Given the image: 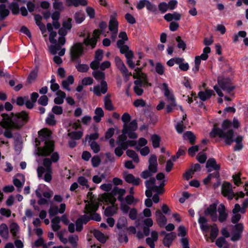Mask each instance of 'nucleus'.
<instances>
[{
  "label": "nucleus",
  "mask_w": 248,
  "mask_h": 248,
  "mask_svg": "<svg viewBox=\"0 0 248 248\" xmlns=\"http://www.w3.org/2000/svg\"><path fill=\"white\" fill-rule=\"evenodd\" d=\"M90 146L94 153H97L100 150L99 145L95 141H92L90 143Z\"/></svg>",
  "instance_id": "774afa93"
},
{
  "label": "nucleus",
  "mask_w": 248,
  "mask_h": 248,
  "mask_svg": "<svg viewBox=\"0 0 248 248\" xmlns=\"http://www.w3.org/2000/svg\"><path fill=\"white\" fill-rule=\"evenodd\" d=\"M244 229V226L243 224L240 223L235 224L234 226V231L233 232H236L242 235V233L243 232V231Z\"/></svg>",
  "instance_id": "680f3d73"
},
{
  "label": "nucleus",
  "mask_w": 248,
  "mask_h": 248,
  "mask_svg": "<svg viewBox=\"0 0 248 248\" xmlns=\"http://www.w3.org/2000/svg\"><path fill=\"white\" fill-rule=\"evenodd\" d=\"M176 237V233L174 232H170L166 234L163 239V244L165 247L170 248L173 241Z\"/></svg>",
  "instance_id": "a211bd4d"
},
{
  "label": "nucleus",
  "mask_w": 248,
  "mask_h": 248,
  "mask_svg": "<svg viewBox=\"0 0 248 248\" xmlns=\"http://www.w3.org/2000/svg\"><path fill=\"white\" fill-rule=\"evenodd\" d=\"M213 95H215L214 92L210 89H206L205 91H200L198 93V97L202 101L210 99Z\"/></svg>",
  "instance_id": "6ab92c4d"
},
{
  "label": "nucleus",
  "mask_w": 248,
  "mask_h": 248,
  "mask_svg": "<svg viewBox=\"0 0 248 248\" xmlns=\"http://www.w3.org/2000/svg\"><path fill=\"white\" fill-rule=\"evenodd\" d=\"M52 161L48 158H45L43 160V165L46 167V171H49L52 170Z\"/></svg>",
  "instance_id": "864d4df0"
},
{
  "label": "nucleus",
  "mask_w": 248,
  "mask_h": 248,
  "mask_svg": "<svg viewBox=\"0 0 248 248\" xmlns=\"http://www.w3.org/2000/svg\"><path fill=\"white\" fill-rule=\"evenodd\" d=\"M78 240V237L77 235H71L69 236L68 241L73 248L77 247Z\"/></svg>",
  "instance_id": "c03bdc74"
},
{
  "label": "nucleus",
  "mask_w": 248,
  "mask_h": 248,
  "mask_svg": "<svg viewBox=\"0 0 248 248\" xmlns=\"http://www.w3.org/2000/svg\"><path fill=\"white\" fill-rule=\"evenodd\" d=\"M101 88L99 85L95 86L93 87V92L97 96H100L101 93L105 94L107 92L108 86L106 81L102 80L101 82Z\"/></svg>",
  "instance_id": "dca6fc26"
},
{
  "label": "nucleus",
  "mask_w": 248,
  "mask_h": 248,
  "mask_svg": "<svg viewBox=\"0 0 248 248\" xmlns=\"http://www.w3.org/2000/svg\"><path fill=\"white\" fill-rule=\"evenodd\" d=\"M118 23L116 20L111 17L109 22L108 28L111 31H118Z\"/></svg>",
  "instance_id": "58836bf2"
},
{
  "label": "nucleus",
  "mask_w": 248,
  "mask_h": 248,
  "mask_svg": "<svg viewBox=\"0 0 248 248\" xmlns=\"http://www.w3.org/2000/svg\"><path fill=\"white\" fill-rule=\"evenodd\" d=\"M151 140L152 141L153 147L154 148H157L159 147L161 142V138L158 135L156 134L152 135L151 136Z\"/></svg>",
  "instance_id": "a878e982"
},
{
  "label": "nucleus",
  "mask_w": 248,
  "mask_h": 248,
  "mask_svg": "<svg viewBox=\"0 0 248 248\" xmlns=\"http://www.w3.org/2000/svg\"><path fill=\"white\" fill-rule=\"evenodd\" d=\"M206 168L208 169V172H211L213 170L216 171L220 170V165L217 163V161L214 158H210L206 162Z\"/></svg>",
  "instance_id": "2eb2a0df"
},
{
  "label": "nucleus",
  "mask_w": 248,
  "mask_h": 248,
  "mask_svg": "<svg viewBox=\"0 0 248 248\" xmlns=\"http://www.w3.org/2000/svg\"><path fill=\"white\" fill-rule=\"evenodd\" d=\"M119 37L121 38V39L117 41V45L118 47L120 50V52L124 54V32L121 31L119 35Z\"/></svg>",
  "instance_id": "2f4dec72"
},
{
  "label": "nucleus",
  "mask_w": 248,
  "mask_h": 248,
  "mask_svg": "<svg viewBox=\"0 0 248 248\" xmlns=\"http://www.w3.org/2000/svg\"><path fill=\"white\" fill-rule=\"evenodd\" d=\"M83 49L82 44L77 43L74 44L70 49V55L72 61H77L78 64L76 65V67L78 71L80 72H86L89 69V67L85 64H80V60L79 57L83 54Z\"/></svg>",
  "instance_id": "20e7f679"
},
{
  "label": "nucleus",
  "mask_w": 248,
  "mask_h": 248,
  "mask_svg": "<svg viewBox=\"0 0 248 248\" xmlns=\"http://www.w3.org/2000/svg\"><path fill=\"white\" fill-rule=\"evenodd\" d=\"M99 207L98 203L95 202L94 201H93V199H91L88 204L85 205V209L87 210L86 213H92L95 212Z\"/></svg>",
  "instance_id": "412c9836"
},
{
  "label": "nucleus",
  "mask_w": 248,
  "mask_h": 248,
  "mask_svg": "<svg viewBox=\"0 0 248 248\" xmlns=\"http://www.w3.org/2000/svg\"><path fill=\"white\" fill-rule=\"evenodd\" d=\"M221 193L229 200H232L235 196V194L232 190V185L231 183L224 182L221 186Z\"/></svg>",
  "instance_id": "0eeeda50"
},
{
  "label": "nucleus",
  "mask_w": 248,
  "mask_h": 248,
  "mask_svg": "<svg viewBox=\"0 0 248 248\" xmlns=\"http://www.w3.org/2000/svg\"><path fill=\"white\" fill-rule=\"evenodd\" d=\"M217 204L215 203H212L209 205L208 207H207L204 212V213L205 215H209L211 214L215 213L217 212Z\"/></svg>",
  "instance_id": "ea45409f"
},
{
  "label": "nucleus",
  "mask_w": 248,
  "mask_h": 248,
  "mask_svg": "<svg viewBox=\"0 0 248 248\" xmlns=\"http://www.w3.org/2000/svg\"><path fill=\"white\" fill-rule=\"evenodd\" d=\"M155 70V72L159 75H162L164 73V67L162 63L159 62L156 63Z\"/></svg>",
  "instance_id": "13d9d810"
},
{
  "label": "nucleus",
  "mask_w": 248,
  "mask_h": 248,
  "mask_svg": "<svg viewBox=\"0 0 248 248\" xmlns=\"http://www.w3.org/2000/svg\"><path fill=\"white\" fill-rule=\"evenodd\" d=\"M53 7L58 11H62L64 9L63 4L62 1L53 2Z\"/></svg>",
  "instance_id": "338daca9"
},
{
  "label": "nucleus",
  "mask_w": 248,
  "mask_h": 248,
  "mask_svg": "<svg viewBox=\"0 0 248 248\" xmlns=\"http://www.w3.org/2000/svg\"><path fill=\"white\" fill-rule=\"evenodd\" d=\"M133 78L137 79L136 80H140L141 86L142 87H148L152 86L151 83L148 82L146 74L142 72L141 68L137 67L135 69Z\"/></svg>",
  "instance_id": "423d86ee"
},
{
  "label": "nucleus",
  "mask_w": 248,
  "mask_h": 248,
  "mask_svg": "<svg viewBox=\"0 0 248 248\" xmlns=\"http://www.w3.org/2000/svg\"><path fill=\"white\" fill-rule=\"evenodd\" d=\"M0 235L2 238L5 239L9 238L8 228L5 223H2L0 225Z\"/></svg>",
  "instance_id": "5701e85b"
},
{
  "label": "nucleus",
  "mask_w": 248,
  "mask_h": 248,
  "mask_svg": "<svg viewBox=\"0 0 248 248\" xmlns=\"http://www.w3.org/2000/svg\"><path fill=\"white\" fill-rule=\"evenodd\" d=\"M46 123L49 125H54L56 124V120L53 114L50 113L46 120Z\"/></svg>",
  "instance_id": "603ef678"
},
{
  "label": "nucleus",
  "mask_w": 248,
  "mask_h": 248,
  "mask_svg": "<svg viewBox=\"0 0 248 248\" xmlns=\"http://www.w3.org/2000/svg\"><path fill=\"white\" fill-rule=\"evenodd\" d=\"M116 145L118 146L115 149V153L117 156H121L123 154V149H124V125L122 129V134L118 136L116 140Z\"/></svg>",
  "instance_id": "9d476101"
},
{
  "label": "nucleus",
  "mask_w": 248,
  "mask_h": 248,
  "mask_svg": "<svg viewBox=\"0 0 248 248\" xmlns=\"http://www.w3.org/2000/svg\"><path fill=\"white\" fill-rule=\"evenodd\" d=\"M111 95L110 94H107L104 99L105 108L109 111H112L114 109L112 101L110 99Z\"/></svg>",
  "instance_id": "4be33fe9"
},
{
  "label": "nucleus",
  "mask_w": 248,
  "mask_h": 248,
  "mask_svg": "<svg viewBox=\"0 0 248 248\" xmlns=\"http://www.w3.org/2000/svg\"><path fill=\"white\" fill-rule=\"evenodd\" d=\"M137 215H138L137 210L135 208H133L130 210V211L129 212L128 216H129V217L131 220H134L136 219V218L137 217Z\"/></svg>",
  "instance_id": "69168bd1"
},
{
  "label": "nucleus",
  "mask_w": 248,
  "mask_h": 248,
  "mask_svg": "<svg viewBox=\"0 0 248 248\" xmlns=\"http://www.w3.org/2000/svg\"><path fill=\"white\" fill-rule=\"evenodd\" d=\"M74 78L73 76L70 75L67 78L62 81V85L63 89L70 91V89L69 87L70 84L74 83Z\"/></svg>",
  "instance_id": "cd10ccee"
},
{
  "label": "nucleus",
  "mask_w": 248,
  "mask_h": 248,
  "mask_svg": "<svg viewBox=\"0 0 248 248\" xmlns=\"http://www.w3.org/2000/svg\"><path fill=\"white\" fill-rule=\"evenodd\" d=\"M126 155L129 157L132 158L134 162L138 163L140 161L138 155L136 152L132 150H127L126 151Z\"/></svg>",
  "instance_id": "4c0bfd02"
},
{
  "label": "nucleus",
  "mask_w": 248,
  "mask_h": 248,
  "mask_svg": "<svg viewBox=\"0 0 248 248\" xmlns=\"http://www.w3.org/2000/svg\"><path fill=\"white\" fill-rule=\"evenodd\" d=\"M156 221L160 228H163L167 224V219L159 209L155 213Z\"/></svg>",
  "instance_id": "4468645a"
},
{
  "label": "nucleus",
  "mask_w": 248,
  "mask_h": 248,
  "mask_svg": "<svg viewBox=\"0 0 248 248\" xmlns=\"http://www.w3.org/2000/svg\"><path fill=\"white\" fill-rule=\"evenodd\" d=\"M163 86L164 89V95L167 97V99L170 102H175V98L173 95L170 93L167 84L164 83Z\"/></svg>",
  "instance_id": "c756f323"
},
{
  "label": "nucleus",
  "mask_w": 248,
  "mask_h": 248,
  "mask_svg": "<svg viewBox=\"0 0 248 248\" xmlns=\"http://www.w3.org/2000/svg\"><path fill=\"white\" fill-rule=\"evenodd\" d=\"M158 9L162 14L166 12L168 9V4L165 2H162L158 5Z\"/></svg>",
  "instance_id": "e2e57ef3"
},
{
  "label": "nucleus",
  "mask_w": 248,
  "mask_h": 248,
  "mask_svg": "<svg viewBox=\"0 0 248 248\" xmlns=\"http://www.w3.org/2000/svg\"><path fill=\"white\" fill-rule=\"evenodd\" d=\"M217 83L223 90L227 91L228 93H231L235 89L234 86L231 85V81L229 78L218 77Z\"/></svg>",
  "instance_id": "6e6552de"
},
{
  "label": "nucleus",
  "mask_w": 248,
  "mask_h": 248,
  "mask_svg": "<svg viewBox=\"0 0 248 248\" xmlns=\"http://www.w3.org/2000/svg\"><path fill=\"white\" fill-rule=\"evenodd\" d=\"M115 62L116 66L121 71L122 74L124 75V64L123 61L118 56L115 58Z\"/></svg>",
  "instance_id": "a19ab883"
},
{
  "label": "nucleus",
  "mask_w": 248,
  "mask_h": 248,
  "mask_svg": "<svg viewBox=\"0 0 248 248\" xmlns=\"http://www.w3.org/2000/svg\"><path fill=\"white\" fill-rule=\"evenodd\" d=\"M134 83L135 86H134L133 90L135 93L138 96H141L143 93V90L142 88V86H141L140 81L135 80Z\"/></svg>",
  "instance_id": "393cba45"
},
{
  "label": "nucleus",
  "mask_w": 248,
  "mask_h": 248,
  "mask_svg": "<svg viewBox=\"0 0 248 248\" xmlns=\"http://www.w3.org/2000/svg\"><path fill=\"white\" fill-rule=\"evenodd\" d=\"M40 140L44 141L43 148H37V155L41 156L49 155L54 151V142L50 140L51 132L47 129H43L38 132Z\"/></svg>",
  "instance_id": "7ed1b4c3"
},
{
  "label": "nucleus",
  "mask_w": 248,
  "mask_h": 248,
  "mask_svg": "<svg viewBox=\"0 0 248 248\" xmlns=\"http://www.w3.org/2000/svg\"><path fill=\"white\" fill-rule=\"evenodd\" d=\"M210 137L213 138L218 136L220 138L225 139L224 142L226 145H231L234 139V131L233 129H229L228 131H223L222 129L217 127L216 124H214L213 128L209 133Z\"/></svg>",
  "instance_id": "39448f33"
},
{
  "label": "nucleus",
  "mask_w": 248,
  "mask_h": 248,
  "mask_svg": "<svg viewBox=\"0 0 248 248\" xmlns=\"http://www.w3.org/2000/svg\"><path fill=\"white\" fill-rule=\"evenodd\" d=\"M115 232L118 235V239L120 243L124 241V218H120L116 224Z\"/></svg>",
  "instance_id": "1a4fd4ad"
},
{
  "label": "nucleus",
  "mask_w": 248,
  "mask_h": 248,
  "mask_svg": "<svg viewBox=\"0 0 248 248\" xmlns=\"http://www.w3.org/2000/svg\"><path fill=\"white\" fill-rule=\"evenodd\" d=\"M198 221L203 232H207L210 229V225L207 224L208 219L205 217L200 215Z\"/></svg>",
  "instance_id": "f3484780"
},
{
  "label": "nucleus",
  "mask_w": 248,
  "mask_h": 248,
  "mask_svg": "<svg viewBox=\"0 0 248 248\" xmlns=\"http://www.w3.org/2000/svg\"><path fill=\"white\" fill-rule=\"evenodd\" d=\"M93 37L90 39L89 37L84 40L82 44H85L87 46L90 45L93 48L94 47L96 46L97 38H99V31L98 30H95L94 31L93 33Z\"/></svg>",
  "instance_id": "ddd939ff"
},
{
  "label": "nucleus",
  "mask_w": 248,
  "mask_h": 248,
  "mask_svg": "<svg viewBox=\"0 0 248 248\" xmlns=\"http://www.w3.org/2000/svg\"><path fill=\"white\" fill-rule=\"evenodd\" d=\"M215 244L218 248H229V243L224 237H219L216 241Z\"/></svg>",
  "instance_id": "bb28decb"
},
{
  "label": "nucleus",
  "mask_w": 248,
  "mask_h": 248,
  "mask_svg": "<svg viewBox=\"0 0 248 248\" xmlns=\"http://www.w3.org/2000/svg\"><path fill=\"white\" fill-rule=\"evenodd\" d=\"M183 138L185 140H188L191 144L195 143L196 139L193 133L190 131L186 132L183 135Z\"/></svg>",
  "instance_id": "c85d7f7f"
},
{
  "label": "nucleus",
  "mask_w": 248,
  "mask_h": 248,
  "mask_svg": "<svg viewBox=\"0 0 248 248\" xmlns=\"http://www.w3.org/2000/svg\"><path fill=\"white\" fill-rule=\"evenodd\" d=\"M133 106L136 108L144 107L146 106L145 101L141 98L137 99L133 103Z\"/></svg>",
  "instance_id": "4d7b16f0"
},
{
  "label": "nucleus",
  "mask_w": 248,
  "mask_h": 248,
  "mask_svg": "<svg viewBox=\"0 0 248 248\" xmlns=\"http://www.w3.org/2000/svg\"><path fill=\"white\" fill-rule=\"evenodd\" d=\"M210 237L212 241L213 242L218 234L219 230L216 224H214L212 226H210Z\"/></svg>",
  "instance_id": "72a5a7b5"
},
{
  "label": "nucleus",
  "mask_w": 248,
  "mask_h": 248,
  "mask_svg": "<svg viewBox=\"0 0 248 248\" xmlns=\"http://www.w3.org/2000/svg\"><path fill=\"white\" fill-rule=\"evenodd\" d=\"M95 115L93 119L96 123H99L101 120V118L104 115L103 109L101 108H97L94 111Z\"/></svg>",
  "instance_id": "b1692460"
},
{
  "label": "nucleus",
  "mask_w": 248,
  "mask_h": 248,
  "mask_svg": "<svg viewBox=\"0 0 248 248\" xmlns=\"http://www.w3.org/2000/svg\"><path fill=\"white\" fill-rule=\"evenodd\" d=\"M94 237L101 243H105L106 242V238L105 235L98 230H94L93 231Z\"/></svg>",
  "instance_id": "c9c22d12"
},
{
  "label": "nucleus",
  "mask_w": 248,
  "mask_h": 248,
  "mask_svg": "<svg viewBox=\"0 0 248 248\" xmlns=\"http://www.w3.org/2000/svg\"><path fill=\"white\" fill-rule=\"evenodd\" d=\"M125 19L128 23L131 24H134L136 22L135 18L129 13L125 14Z\"/></svg>",
  "instance_id": "0e129e2a"
},
{
  "label": "nucleus",
  "mask_w": 248,
  "mask_h": 248,
  "mask_svg": "<svg viewBox=\"0 0 248 248\" xmlns=\"http://www.w3.org/2000/svg\"><path fill=\"white\" fill-rule=\"evenodd\" d=\"M10 232L14 238H18L17 233L19 232V227L17 223L13 222L10 226Z\"/></svg>",
  "instance_id": "f704fd0d"
},
{
  "label": "nucleus",
  "mask_w": 248,
  "mask_h": 248,
  "mask_svg": "<svg viewBox=\"0 0 248 248\" xmlns=\"http://www.w3.org/2000/svg\"><path fill=\"white\" fill-rule=\"evenodd\" d=\"M68 136L73 140H79L83 136V133L81 131H74L69 132Z\"/></svg>",
  "instance_id": "37998d69"
},
{
  "label": "nucleus",
  "mask_w": 248,
  "mask_h": 248,
  "mask_svg": "<svg viewBox=\"0 0 248 248\" xmlns=\"http://www.w3.org/2000/svg\"><path fill=\"white\" fill-rule=\"evenodd\" d=\"M72 18H68L67 19L63 21L62 27L58 31L59 34L66 35L68 31L72 28Z\"/></svg>",
  "instance_id": "f8f14e48"
},
{
  "label": "nucleus",
  "mask_w": 248,
  "mask_h": 248,
  "mask_svg": "<svg viewBox=\"0 0 248 248\" xmlns=\"http://www.w3.org/2000/svg\"><path fill=\"white\" fill-rule=\"evenodd\" d=\"M74 17L77 23H80L84 19V15L81 12H78L75 13Z\"/></svg>",
  "instance_id": "8fccbe9b"
},
{
  "label": "nucleus",
  "mask_w": 248,
  "mask_h": 248,
  "mask_svg": "<svg viewBox=\"0 0 248 248\" xmlns=\"http://www.w3.org/2000/svg\"><path fill=\"white\" fill-rule=\"evenodd\" d=\"M38 69L35 68L32 70L29 75L27 81L29 84L34 81L37 77Z\"/></svg>",
  "instance_id": "e433bc0d"
},
{
  "label": "nucleus",
  "mask_w": 248,
  "mask_h": 248,
  "mask_svg": "<svg viewBox=\"0 0 248 248\" xmlns=\"http://www.w3.org/2000/svg\"><path fill=\"white\" fill-rule=\"evenodd\" d=\"M147 142L148 141L146 139L140 138L137 142V145L135 147V149L138 151L140 150V147L146 146L145 145L147 144Z\"/></svg>",
  "instance_id": "de8ad7c7"
},
{
  "label": "nucleus",
  "mask_w": 248,
  "mask_h": 248,
  "mask_svg": "<svg viewBox=\"0 0 248 248\" xmlns=\"http://www.w3.org/2000/svg\"><path fill=\"white\" fill-rule=\"evenodd\" d=\"M93 77L97 80L104 79L105 78V73L100 71H95L92 73Z\"/></svg>",
  "instance_id": "09e8293b"
},
{
  "label": "nucleus",
  "mask_w": 248,
  "mask_h": 248,
  "mask_svg": "<svg viewBox=\"0 0 248 248\" xmlns=\"http://www.w3.org/2000/svg\"><path fill=\"white\" fill-rule=\"evenodd\" d=\"M59 213V209L57 206H50L48 214L49 217L51 218L52 217L55 216Z\"/></svg>",
  "instance_id": "5fc2aeb1"
},
{
  "label": "nucleus",
  "mask_w": 248,
  "mask_h": 248,
  "mask_svg": "<svg viewBox=\"0 0 248 248\" xmlns=\"http://www.w3.org/2000/svg\"><path fill=\"white\" fill-rule=\"evenodd\" d=\"M9 8L14 15H17L19 14V5L16 2H12L9 5Z\"/></svg>",
  "instance_id": "a18cd8bd"
},
{
  "label": "nucleus",
  "mask_w": 248,
  "mask_h": 248,
  "mask_svg": "<svg viewBox=\"0 0 248 248\" xmlns=\"http://www.w3.org/2000/svg\"><path fill=\"white\" fill-rule=\"evenodd\" d=\"M176 41L177 42V47L178 48L182 49L183 50H185L186 45L185 42L181 39V36H178L176 38Z\"/></svg>",
  "instance_id": "49530a36"
},
{
  "label": "nucleus",
  "mask_w": 248,
  "mask_h": 248,
  "mask_svg": "<svg viewBox=\"0 0 248 248\" xmlns=\"http://www.w3.org/2000/svg\"><path fill=\"white\" fill-rule=\"evenodd\" d=\"M138 200L132 195H128L125 197V204L128 205L136 204Z\"/></svg>",
  "instance_id": "79ce46f5"
},
{
  "label": "nucleus",
  "mask_w": 248,
  "mask_h": 248,
  "mask_svg": "<svg viewBox=\"0 0 248 248\" xmlns=\"http://www.w3.org/2000/svg\"><path fill=\"white\" fill-rule=\"evenodd\" d=\"M124 189L114 186L110 192L105 194L103 196V199L106 202H108L112 205L107 207L105 209V215L106 216L110 217L115 213L116 208L114 204L117 199L121 202V209L124 212Z\"/></svg>",
  "instance_id": "f03ea898"
},
{
  "label": "nucleus",
  "mask_w": 248,
  "mask_h": 248,
  "mask_svg": "<svg viewBox=\"0 0 248 248\" xmlns=\"http://www.w3.org/2000/svg\"><path fill=\"white\" fill-rule=\"evenodd\" d=\"M1 116L2 120L0 122V124L2 127L6 129L3 135L9 139L12 138L13 137L11 132L12 129H20L27 123L29 120V115L25 111L16 113L12 112L10 115L2 113Z\"/></svg>",
  "instance_id": "f257e3e1"
},
{
  "label": "nucleus",
  "mask_w": 248,
  "mask_h": 248,
  "mask_svg": "<svg viewBox=\"0 0 248 248\" xmlns=\"http://www.w3.org/2000/svg\"><path fill=\"white\" fill-rule=\"evenodd\" d=\"M125 181L133 186H137L140 185V179L139 178H135L132 174H128L125 171Z\"/></svg>",
  "instance_id": "aec40b11"
},
{
  "label": "nucleus",
  "mask_w": 248,
  "mask_h": 248,
  "mask_svg": "<svg viewBox=\"0 0 248 248\" xmlns=\"http://www.w3.org/2000/svg\"><path fill=\"white\" fill-rule=\"evenodd\" d=\"M138 128V123L137 120H133L131 122L126 124V130H125V135L127 131H136Z\"/></svg>",
  "instance_id": "7c9ffc66"
},
{
  "label": "nucleus",
  "mask_w": 248,
  "mask_h": 248,
  "mask_svg": "<svg viewBox=\"0 0 248 248\" xmlns=\"http://www.w3.org/2000/svg\"><path fill=\"white\" fill-rule=\"evenodd\" d=\"M48 98L46 95L41 96L38 100V103L42 106H46L47 105Z\"/></svg>",
  "instance_id": "052dcab7"
},
{
  "label": "nucleus",
  "mask_w": 248,
  "mask_h": 248,
  "mask_svg": "<svg viewBox=\"0 0 248 248\" xmlns=\"http://www.w3.org/2000/svg\"><path fill=\"white\" fill-rule=\"evenodd\" d=\"M125 57L126 59V63L131 69L135 67V62L132 59L134 58V52L130 50L129 46L125 44Z\"/></svg>",
  "instance_id": "9b49d317"
},
{
  "label": "nucleus",
  "mask_w": 248,
  "mask_h": 248,
  "mask_svg": "<svg viewBox=\"0 0 248 248\" xmlns=\"http://www.w3.org/2000/svg\"><path fill=\"white\" fill-rule=\"evenodd\" d=\"M146 9L148 11H149L152 13H154L155 14H156L157 13V8L155 4L152 3L149 0L148 1V2H147V5H146Z\"/></svg>",
  "instance_id": "6e6d98bb"
},
{
  "label": "nucleus",
  "mask_w": 248,
  "mask_h": 248,
  "mask_svg": "<svg viewBox=\"0 0 248 248\" xmlns=\"http://www.w3.org/2000/svg\"><path fill=\"white\" fill-rule=\"evenodd\" d=\"M9 11L6 8V5L4 4L0 5V20L2 21L9 14Z\"/></svg>",
  "instance_id": "473e14b6"
},
{
  "label": "nucleus",
  "mask_w": 248,
  "mask_h": 248,
  "mask_svg": "<svg viewBox=\"0 0 248 248\" xmlns=\"http://www.w3.org/2000/svg\"><path fill=\"white\" fill-rule=\"evenodd\" d=\"M137 145V141L134 140H127V137L125 135V150L128 147H136Z\"/></svg>",
  "instance_id": "bf43d9fd"
},
{
  "label": "nucleus",
  "mask_w": 248,
  "mask_h": 248,
  "mask_svg": "<svg viewBox=\"0 0 248 248\" xmlns=\"http://www.w3.org/2000/svg\"><path fill=\"white\" fill-rule=\"evenodd\" d=\"M94 130L95 131V133L90 135H87L86 137V140H88L89 142H90L92 140H95L97 139L99 137V134L97 132V128L95 127Z\"/></svg>",
  "instance_id": "3c124183"
}]
</instances>
